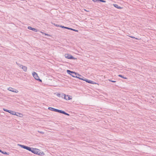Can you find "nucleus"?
I'll return each instance as SVG.
<instances>
[{
	"label": "nucleus",
	"mask_w": 156,
	"mask_h": 156,
	"mask_svg": "<svg viewBox=\"0 0 156 156\" xmlns=\"http://www.w3.org/2000/svg\"><path fill=\"white\" fill-rule=\"evenodd\" d=\"M44 34L45 35H46V36H49L50 35L48 34H46V33H44Z\"/></svg>",
	"instance_id": "c756f323"
},
{
	"label": "nucleus",
	"mask_w": 156,
	"mask_h": 156,
	"mask_svg": "<svg viewBox=\"0 0 156 156\" xmlns=\"http://www.w3.org/2000/svg\"><path fill=\"white\" fill-rule=\"evenodd\" d=\"M67 73L68 74L71 75L73 77H76L77 75V74L75 72L71 71L70 70H67Z\"/></svg>",
	"instance_id": "7ed1b4c3"
},
{
	"label": "nucleus",
	"mask_w": 156,
	"mask_h": 156,
	"mask_svg": "<svg viewBox=\"0 0 156 156\" xmlns=\"http://www.w3.org/2000/svg\"><path fill=\"white\" fill-rule=\"evenodd\" d=\"M92 1L94 2H98L97 1H99V0H92Z\"/></svg>",
	"instance_id": "a878e982"
},
{
	"label": "nucleus",
	"mask_w": 156,
	"mask_h": 156,
	"mask_svg": "<svg viewBox=\"0 0 156 156\" xmlns=\"http://www.w3.org/2000/svg\"><path fill=\"white\" fill-rule=\"evenodd\" d=\"M56 95L57 96L60 97H62V95H63V94L61 95L60 94H57Z\"/></svg>",
	"instance_id": "dca6fc26"
},
{
	"label": "nucleus",
	"mask_w": 156,
	"mask_h": 156,
	"mask_svg": "<svg viewBox=\"0 0 156 156\" xmlns=\"http://www.w3.org/2000/svg\"><path fill=\"white\" fill-rule=\"evenodd\" d=\"M84 81H86L87 82L90 83L92 84H96L97 83L94 81H92L91 80H88L87 79H85Z\"/></svg>",
	"instance_id": "423d86ee"
},
{
	"label": "nucleus",
	"mask_w": 156,
	"mask_h": 156,
	"mask_svg": "<svg viewBox=\"0 0 156 156\" xmlns=\"http://www.w3.org/2000/svg\"><path fill=\"white\" fill-rule=\"evenodd\" d=\"M0 152H1L2 153L4 154H7V155L9 154V153H7L5 151V152L1 150H0Z\"/></svg>",
	"instance_id": "4468645a"
},
{
	"label": "nucleus",
	"mask_w": 156,
	"mask_h": 156,
	"mask_svg": "<svg viewBox=\"0 0 156 156\" xmlns=\"http://www.w3.org/2000/svg\"><path fill=\"white\" fill-rule=\"evenodd\" d=\"M113 6L115 7V8L119 9H122V8L119 6L118 5L116 4H113Z\"/></svg>",
	"instance_id": "9b49d317"
},
{
	"label": "nucleus",
	"mask_w": 156,
	"mask_h": 156,
	"mask_svg": "<svg viewBox=\"0 0 156 156\" xmlns=\"http://www.w3.org/2000/svg\"><path fill=\"white\" fill-rule=\"evenodd\" d=\"M16 64L19 66V67H20V65H20V64L19 63H17V62H16Z\"/></svg>",
	"instance_id": "393cba45"
},
{
	"label": "nucleus",
	"mask_w": 156,
	"mask_h": 156,
	"mask_svg": "<svg viewBox=\"0 0 156 156\" xmlns=\"http://www.w3.org/2000/svg\"><path fill=\"white\" fill-rule=\"evenodd\" d=\"M15 115L20 117H22L23 116V114L22 113L16 112Z\"/></svg>",
	"instance_id": "9d476101"
},
{
	"label": "nucleus",
	"mask_w": 156,
	"mask_h": 156,
	"mask_svg": "<svg viewBox=\"0 0 156 156\" xmlns=\"http://www.w3.org/2000/svg\"><path fill=\"white\" fill-rule=\"evenodd\" d=\"M66 115H69L67 113H66Z\"/></svg>",
	"instance_id": "e433bc0d"
},
{
	"label": "nucleus",
	"mask_w": 156,
	"mask_h": 156,
	"mask_svg": "<svg viewBox=\"0 0 156 156\" xmlns=\"http://www.w3.org/2000/svg\"><path fill=\"white\" fill-rule=\"evenodd\" d=\"M48 109L51 111H52L55 112H56L55 110H57V109L53 108L51 107H49L48 108Z\"/></svg>",
	"instance_id": "f8f14e48"
},
{
	"label": "nucleus",
	"mask_w": 156,
	"mask_h": 156,
	"mask_svg": "<svg viewBox=\"0 0 156 156\" xmlns=\"http://www.w3.org/2000/svg\"><path fill=\"white\" fill-rule=\"evenodd\" d=\"M66 112H65V114H64L65 115H66Z\"/></svg>",
	"instance_id": "4c0bfd02"
},
{
	"label": "nucleus",
	"mask_w": 156,
	"mask_h": 156,
	"mask_svg": "<svg viewBox=\"0 0 156 156\" xmlns=\"http://www.w3.org/2000/svg\"><path fill=\"white\" fill-rule=\"evenodd\" d=\"M65 29H68V30H69V27H65Z\"/></svg>",
	"instance_id": "2f4dec72"
},
{
	"label": "nucleus",
	"mask_w": 156,
	"mask_h": 156,
	"mask_svg": "<svg viewBox=\"0 0 156 156\" xmlns=\"http://www.w3.org/2000/svg\"><path fill=\"white\" fill-rule=\"evenodd\" d=\"M32 30L34 32H37L38 31L37 29L34 28H33Z\"/></svg>",
	"instance_id": "a211bd4d"
},
{
	"label": "nucleus",
	"mask_w": 156,
	"mask_h": 156,
	"mask_svg": "<svg viewBox=\"0 0 156 156\" xmlns=\"http://www.w3.org/2000/svg\"><path fill=\"white\" fill-rule=\"evenodd\" d=\"M60 27L63 28H65V27L62 26H60Z\"/></svg>",
	"instance_id": "7c9ffc66"
},
{
	"label": "nucleus",
	"mask_w": 156,
	"mask_h": 156,
	"mask_svg": "<svg viewBox=\"0 0 156 156\" xmlns=\"http://www.w3.org/2000/svg\"><path fill=\"white\" fill-rule=\"evenodd\" d=\"M8 90L9 91H12L13 92L16 93H17L18 92V90H16L15 89L12 88L11 87H9L8 88Z\"/></svg>",
	"instance_id": "20e7f679"
},
{
	"label": "nucleus",
	"mask_w": 156,
	"mask_h": 156,
	"mask_svg": "<svg viewBox=\"0 0 156 156\" xmlns=\"http://www.w3.org/2000/svg\"><path fill=\"white\" fill-rule=\"evenodd\" d=\"M38 132L42 134H43L44 133L42 131H38Z\"/></svg>",
	"instance_id": "412c9836"
},
{
	"label": "nucleus",
	"mask_w": 156,
	"mask_h": 156,
	"mask_svg": "<svg viewBox=\"0 0 156 156\" xmlns=\"http://www.w3.org/2000/svg\"><path fill=\"white\" fill-rule=\"evenodd\" d=\"M108 80L113 83H115L116 82L115 81L112 80Z\"/></svg>",
	"instance_id": "4be33fe9"
},
{
	"label": "nucleus",
	"mask_w": 156,
	"mask_h": 156,
	"mask_svg": "<svg viewBox=\"0 0 156 156\" xmlns=\"http://www.w3.org/2000/svg\"><path fill=\"white\" fill-rule=\"evenodd\" d=\"M33 28L32 27H28V29L29 30H32L33 29Z\"/></svg>",
	"instance_id": "aec40b11"
},
{
	"label": "nucleus",
	"mask_w": 156,
	"mask_h": 156,
	"mask_svg": "<svg viewBox=\"0 0 156 156\" xmlns=\"http://www.w3.org/2000/svg\"><path fill=\"white\" fill-rule=\"evenodd\" d=\"M56 110V112H58L60 113H61V112L62 111L61 110H58V109H57V110Z\"/></svg>",
	"instance_id": "f3484780"
},
{
	"label": "nucleus",
	"mask_w": 156,
	"mask_h": 156,
	"mask_svg": "<svg viewBox=\"0 0 156 156\" xmlns=\"http://www.w3.org/2000/svg\"><path fill=\"white\" fill-rule=\"evenodd\" d=\"M54 25L56 27H60V26L58 25V24H54Z\"/></svg>",
	"instance_id": "b1692460"
},
{
	"label": "nucleus",
	"mask_w": 156,
	"mask_h": 156,
	"mask_svg": "<svg viewBox=\"0 0 156 156\" xmlns=\"http://www.w3.org/2000/svg\"><path fill=\"white\" fill-rule=\"evenodd\" d=\"M61 113H62L63 114H65V112L62 110Z\"/></svg>",
	"instance_id": "c85d7f7f"
},
{
	"label": "nucleus",
	"mask_w": 156,
	"mask_h": 156,
	"mask_svg": "<svg viewBox=\"0 0 156 156\" xmlns=\"http://www.w3.org/2000/svg\"><path fill=\"white\" fill-rule=\"evenodd\" d=\"M18 145L20 146L22 148L31 151L32 152L35 154H37L39 155H42L44 154V153L43 152H40V150L36 148H31L28 146L20 144H18Z\"/></svg>",
	"instance_id": "f257e3e1"
},
{
	"label": "nucleus",
	"mask_w": 156,
	"mask_h": 156,
	"mask_svg": "<svg viewBox=\"0 0 156 156\" xmlns=\"http://www.w3.org/2000/svg\"><path fill=\"white\" fill-rule=\"evenodd\" d=\"M16 112L11 111L10 110H9V113H10L12 115H15Z\"/></svg>",
	"instance_id": "ddd939ff"
},
{
	"label": "nucleus",
	"mask_w": 156,
	"mask_h": 156,
	"mask_svg": "<svg viewBox=\"0 0 156 156\" xmlns=\"http://www.w3.org/2000/svg\"><path fill=\"white\" fill-rule=\"evenodd\" d=\"M41 33L42 34H44V33L43 32H41Z\"/></svg>",
	"instance_id": "72a5a7b5"
},
{
	"label": "nucleus",
	"mask_w": 156,
	"mask_h": 156,
	"mask_svg": "<svg viewBox=\"0 0 156 156\" xmlns=\"http://www.w3.org/2000/svg\"><path fill=\"white\" fill-rule=\"evenodd\" d=\"M118 76L119 77H121L122 78H123L124 79H127V78L126 77H124V76H123L121 75H118Z\"/></svg>",
	"instance_id": "2eb2a0df"
},
{
	"label": "nucleus",
	"mask_w": 156,
	"mask_h": 156,
	"mask_svg": "<svg viewBox=\"0 0 156 156\" xmlns=\"http://www.w3.org/2000/svg\"><path fill=\"white\" fill-rule=\"evenodd\" d=\"M61 113H62L63 114H65V112L62 110Z\"/></svg>",
	"instance_id": "cd10ccee"
},
{
	"label": "nucleus",
	"mask_w": 156,
	"mask_h": 156,
	"mask_svg": "<svg viewBox=\"0 0 156 156\" xmlns=\"http://www.w3.org/2000/svg\"><path fill=\"white\" fill-rule=\"evenodd\" d=\"M76 77L79 79L80 80H83L84 81V77L81 76L80 75H79L78 74H77Z\"/></svg>",
	"instance_id": "6e6552de"
},
{
	"label": "nucleus",
	"mask_w": 156,
	"mask_h": 156,
	"mask_svg": "<svg viewBox=\"0 0 156 156\" xmlns=\"http://www.w3.org/2000/svg\"><path fill=\"white\" fill-rule=\"evenodd\" d=\"M3 110H4V111H5V112H8L9 113V110L6 109H5V108H3Z\"/></svg>",
	"instance_id": "6ab92c4d"
},
{
	"label": "nucleus",
	"mask_w": 156,
	"mask_h": 156,
	"mask_svg": "<svg viewBox=\"0 0 156 156\" xmlns=\"http://www.w3.org/2000/svg\"><path fill=\"white\" fill-rule=\"evenodd\" d=\"M99 1L101 2H106V1H105L104 0H99Z\"/></svg>",
	"instance_id": "5701e85b"
},
{
	"label": "nucleus",
	"mask_w": 156,
	"mask_h": 156,
	"mask_svg": "<svg viewBox=\"0 0 156 156\" xmlns=\"http://www.w3.org/2000/svg\"><path fill=\"white\" fill-rule=\"evenodd\" d=\"M85 10V11H87V10Z\"/></svg>",
	"instance_id": "58836bf2"
},
{
	"label": "nucleus",
	"mask_w": 156,
	"mask_h": 156,
	"mask_svg": "<svg viewBox=\"0 0 156 156\" xmlns=\"http://www.w3.org/2000/svg\"><path fill=\"white\" fill-rule=\"evenodd\" d=\"M131 37V38H135V37Z\"/></svg>",
	"instance_id": "f704fd0d"
},
{
	"label": "nucleus",
	"mask_w": 156,
	"mask_h": 156,
	"mask_svg": "<svg viewBox=\"0 0 156 156\" xmlns=\"http://www.w3.org/2000/svg\"><path fill=\"white\" fill-rule=\"evenodd\" d=\"M65 58L68 59H72L73 58V56L70 55H69L68 54H65Z\"/></svg>",
	"instance_id": "0eeeda50"
},
{
	"label": "nucleus",
	"mask_w": 156,
	"mask_h": 156,
	"mask_svg": "<svg viewBox=\"0 0 156 156\" xmlns=\"http://www.w3.org/2000/svg\"><path fill=\"white\" fill-rule=\"evenodd\" d=\"M69 30H73V29H72V28H69Z\"/></svg>",
	"instance_id": "473e14b6"
},
{
	"label": "nucleus",
	"mask_w": 156,
	"mask_h": 156,
	"mask_svg": "<svg viewBox=\"0 0 156 156\" xmlns=\"http://www.w3.org/2000/svg\"><path fill=\"white\" fill-rule=\"evenodd\" d=\"M131 37V38H135V37Z\"/></svg>",
	"instance_id": "c9c22d12"
},
{
	"label": "nucleus",
	"mask_w": 156,
	"mask_h": 156,
	"mask_svg": "<svg viewBox=\"0 0 156 156\" xmlns=\"http://www.w3.org/2000/svg\"><path fill=\"white\" fill-rule=\"evenodd\" d=\"M64 98L66 100H70L72 99V97L71 96H69L67 95L66 96V95L65 94H63Z\"/></svg>",
	"instance_id": "39448f33"
},
{
	"label": "nucleus",
	"mask_w": 156,
	"mask_h": 156,
	"mask_svg": "<svg viewBox=\"0 0 156 156\" xmlns=\"http://www.w3.org/2000/svg\"><path fill=\"white\" fill-rule=\"evenodd\" d=\"M32 75L33 77L36 80H38L40 82H41L42 80L39 78V77L38 76L37 73L35 72H34L32 73Z\"/></svg>",
	"instance_id": "f03ea898"
},
{
	"label": "nucleus",
	"mask_w": 156,
	"mask_h": 156,
	"mask_svg": "<svg viewBox=\"0 0 156 156\" xmlns=\"http://www.w3.org/2000/svg\"><path fill=\"white\" fill-rule=\"evenodd\" d=\"M72 30L76 31V32H78V30L74 29H73V30Z\"/></svg>",
	"instance_id": "bb28decb"
},
{
	"label": "nucleus",
	"mask_w": 156,
	"mask_h": 156,
	"mask_svg": "<svg viewBox=\"0 0 156 156\" xmlns=\"http://www.w3.org/2000/svg\"><path fill=\"white\" fill-rule=\"evenodd\" d=\"M20 67L24 71L26 72L27 71V67L26 66L23 65H20Z\"/></svg>",
	"instance_id": "1a4fd4ad"
}]
</instances>
